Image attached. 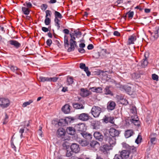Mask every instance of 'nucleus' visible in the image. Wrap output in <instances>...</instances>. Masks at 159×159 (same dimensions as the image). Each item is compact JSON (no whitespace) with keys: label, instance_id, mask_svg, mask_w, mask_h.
<instances>
[{"label":"nucleus","instance_id":"f8f14e48","mask_svg":"<svg viewBox=\"0 0 159 159\" xmlns=\"http://www.w3.org/2000/svg\"><path fill=\"white\" fill-rule=\"evenodd\" d=\"M90 146L95 150H97L100 147V144L96 141H93L90 143Z\"/></svg>","mask_w":159,"mask_h":159},{"label":"nucleus","instance_id":"3c124183","mask_svg":"<svg viewBox=\"0 0 159 159\" xmlns=\"http://www.w3.org/2000/svg\"><path fill=\"white\" fill-rule=\"evenodd\" d=\"M131 111L134 114H136L137 112L136 108L135 107H133L131 109Z\"/></svg>","mask_w":159,"mask_h":159},{"label":"nucleus","instance_id":"0e129e2a","mask_svg":"<svg viewBox=\"0 0 159 159\" xmlns=\"http://www.w3.org/2000/svg\"><path fill=\"white\" fill-rule=\"evenodd\" d=\"M114 35L116 36H119L120 35V33L117 31H115L114 32Z\"/></svg>","mask_w":159,"mask_h":159},{"label":"nucleus","instance_id":"c9c22d12","mask_svg":"<svg viewBox=\"0 0 159 159\" xmlns=\"http://www.w3.org/2000/svg\"><path fill=\"white\" fill-rule=\"evenodd\" d=\"M113 147V146H111L110 145L109 146L107 145H104L103 148L106 150H109L112 149Z\"/></svg>","mask_w":159,"mask_h":159},{"label":"nucleus","instance_id":"ea45409f","mask_svg":"<svg viewBox=\"0 0 159 159\" xmlns=\"http://www.w3.org/2000/svg\"><path fill=\"white\" fill-rule=\"evenodd\" d=\"M113 159H124L120 154H116Z\"/></svg>","mask_w":159,"mask_h":159},{"label":"nucleus","instance_id":"9d476101","mask_svg":"<svg viewBox=\"0 0 159 159\" xmlns=\"http://www.w3.org/2000/svg\"><path fill=\"white\" fill-rule=\"evenodd\" d=\"M77 127L78 128V130L80 134H81L82 132H84L86 130L85 125L83 123L78 125Z\"/></svg>","mask_w":159,"mask_h":159},{"label":"nucleus","instance_id":"49530a36","mask_svg":"<svg viewBox=\"0 0 159 159\" xmlns=\"http://www.w3.org/2000/svg\"><path fill=\"white\" fill-rule=\"evenodd\" d=\"M152 78L153 80L157 81L158 79V76L155 74H153L152 75Z\"/></svg>","mask_w":159,"mask_h":159},{"label":"nucleus","instance_id":"0eeeda50","mask_svg":"<svg viewBox=\"0 0 159 159\" xmlns=\"http://www.w3.org/2000/svg\"><path fill=\"white\" fill-rule=\"evenodd\" d=\"M109 133L110 136L115 138L118 136L119 134V131L113 128H111L110 129Z\"/></svg>","mask_w":159,"mask_h":159},{"label":"nucleus","instance_id":"c03bdc74","mask_svg":"<svg viewBox=\"0 0 159 159\" xmlns=\"http://www.w3.org/2000/svg\"><path fill=\"white\" fill-rule=\"evenodd\" d=\"M50 21H51L50 19L48 17H46V19L45 20L44 22H45V24L46 25H48L50 23Z\"/></svg>","mask_w":159,"mask_h":159},{"label":"nucleus","instance_id":"c85d7f7f","mask_svg":"<svg viewBox=\"0 0 159 159\" xmlns=\"http://www.w3.org/2000/svg\"><path fill=\"white\" fill-rule=\"evenodd\" d=\"M39 81L42 82L49 81V78L48 77H45L43 76H39Z\"/></svg>","mask_w":159,"mask_h":159},{"label":"nucleus","instance_id":"a211bd4d","mask_svg":"<svg viewBox=\"0 0 159 159\" xmlns=\"http://www.w3.org/2000/svg\"><path fill=\"white\" fill-rule=\"evenodd\" d=\"M90 94L89 92L86 89L83 88L80 89V94L83 97H86L88 96Z\"/></svg>","mask_w":159,"mask_h":159},{"label":"nucleus","instance_id":"4c0bfd02","mask_svg":"<svg viewBox=\"0 0 159 159\" xmlns=\"http://www.w3.org/2000/svg\"><path fill=\"white\" fill-rule=\"evenodd\" d=\"M142 139L141 136L140 135H138L137 139L135 141V142L137 144H139L141 142Z\"/></svg>","mask_w":159,"mask_h":159},{"label":"nucleus","instance_id":"2f4dec72","mask_svg":"<svg viewBox=\"0 0 159 159\" xmlns=\"http://www.w3.org/2000/svg\"><path fill=\"white\" fill-rule=\"evenodd\" d=\"M74 120L73 118L70 117H66L64 120V121L67 124L70 123L71 121Z\"/></svg>","mask_w":159,"mask_h":159},{"label":"nucleus","instance_id":"338daca9","mask_svg":"<svg viewBox=\"0 0 159 159\" xmlns=\"http://www.w3.org/2000/svg\"><path fill=\"white\" fill-rule=\"evenodd\" d=\"M63 32L66 34H68L69 33V31L67 29H65L63 30Z\"/></svg>","mask_w":159,"mask_h":159},{"label":"nucleus","instance_id":"052dcab7","mask_svg":"<svg viewBox=\"0 0 159 159\" xmlns=\"http://www.w3.org/2000/svg\"><path fill=\"white\" fill-rule=\"evenodd\" d=\"M87 48L89 50H91L93 48V46L92 44H89L88 45Z\"/></svg>","mask_w":159,"mask_h":159},{"label":"nucleus","instance_id":"69168bd1","mask_svg":"<svg viewBox=\"0 0 159 159\" xmlns=\"http://www.w3.org/2000/svg\"><path fill=\"white\" fill-rule=\"evenodd\" d=\"M85 44L84 43H81L79 44V47L80 48H84L85 47Z\"/></svg>","mask_w":159,"mask_h":159},{"label":"nucleus","instance_id":"f257e3e1","mask_svg":"<svg viewBox=\"0 0 159 159\" xmlns=\"http://www.w3.org/2000/svg\"><path fill=\"white\" fill-rule=\"evenodd\" d=\"M70 39L69 42L68 37L66 35H65L64 37V45L65 48H68L69 45L70 47L67 49L68 52H70L74 51L75 49V47L76 46V42L75 41V38L73 34H70Z\"/></svg>","mask_w":159,"mask_h":159},{"label":"nucleus","instance_id":"774afa93","mask_svg":"<svg viewBox=\"0 0 159 159\" xmlns=\"http://www.w3.org/2000/svg\"><path fill=\"white\" fill-rule=\"evenodd\" d=\"M122 0H118L116 2V4L117 5H118L119 4L122 3Z\"/></svg>","mask_w":159,"mask_h":159},{"label":"nucleus","instance_id":"bf43d9fd","mask_svg":"<svg viewBox=\"0 0 159 159\" xmlns=\"http://www.w3.org/2000/svg\"><path fill=\"white\" fill-rule=\"evenodd\" d=\"M114 118L112 117H109V122L111 123H114Z\"/></svg>","mask_w":159,"mask_h":159},{"label":"nucleus","instance_id":"e433bc0d","mask_svg":"<svg viewBox=\"0 0 159 159\" xmlns=\"http://www.w3.org/2000/svg\"><path fill=\"white\" fill-rule=\"evenodd\" d=\"M54 20L55 23V25L57 27L58 29V30L60 27L59 23L60 20L58 18H55Z\"/></svg>","mask_w":159,"mask_h":159},{"label":"nucleus","instance_id":"c756f323","mask_svg":"<svg viewBox=\"0 0 159 159\" xmlns=\"http://www.w3.org/2000/svg\"><path fill=\"white\" fill-rule=\"evenodd\" d=\"M74 82L73 79L72 77H68L67 78L66 83L68 85L71 84Z\"/></svg>","mask_w":159,"mask_h":159},{"label":"nucleus","instance_id":"4be33fe9","mask_svg":"<svg viewBox=\"0 0 159 159\" xmlns=\"http://www.w3.org/2000/svg\"><path fill=\"white\" fill-rule=\"evenodd\" d=\"M136 37L135 35L131 36L129 39L128 44L129 45L134 44V42L136 40Z\"/></svg>","mask_w":159,"mask_h":159},{"label":"nucleus","instance_id":"680f3d73","mask_svg":"<svg viewBox=\"0 0 159 159\" xmlns=\"http://www.w3.org/2000/svg\"><path fill=\"white\" fill-rule=\"evenodd\" d=\"M8 117L7 115L6 114L5 115V121L3 123V124H6L7 123V120L8 119Z\"/></svg>","mask_w":159,"mask_h":159},{"label":"nucleus","instance_id":"58836bf2","mask_svg":"<svg viewBox=\"0 0 159 159\" xmlns=\"http://www.w3.org/2000/svg\"><path fill=\"white\" fill-rule=\"evenodd\" d=\"M42 127L41 126H39V129L38 130V133L39 136L41 138H42L43 136V133L42 131Z\"/></svg>","mask_w":159,"mask_h":159},{"label":"nucleus","instance_id":"b1692460","mask_svg":"<svg viewBox=\"0 0 159 159\" xmlns=\"http://www.w3.org/2000/svg\"><path fill=\"white\" fill-rule=\"evenodd\" d=\"M134 132L132 130H128L125 132V135L126 138L131 137L133 134Z\"/></svg>","mask_w":159,"mask_h":159},{"label":"nucleus","instance_id":"39448f33","mask_svg":"<svg viewBox=\"0 0 159 159\" xmlns=\"http://www.w3.org/2000/svg\"><path fill=\"white\" fill-rule=\"evenodd\" d=\"M116 138L110 136H107L106 138V142L112 146H114L116 143Z\"/></svg>","mask_w":159,"mask_h":159},{"label":"nucleus","instance_id":"f3484780","mask_svg":"<svg viewBox=\"0 0 159 159\" xmlns=\"http://www.w3.org/2000/svg\"><path fill=\"white\" fill-rule=\"evenodd\" d=\"M129 151L124 150L121 151L120 154L123 159H126L129 157Z\"/></svg>","mask_w":159,"mask_h":159},{"label":"nucleus","instance_id":"f704fd0d","mask_svg":"<svg viewBox=\"0 0 159 159\" xmlns=\"http://www.w3.org/2000/svg\"><path fill=\"white\" fill-rule=\"evenodd\" d=\"M122 145L124 148L128 149V150H130L131 149H133V148L125 143H122Z\"/></svg>","mask_w":159,"mask_h":159},{"label":"nucleus","instance_id":"72a5a7b5","mask_svg":"<svg viewBox=\"0 0 159 159\" xmlns=\"http://www.w3.org/2000/svg\"><path fill=\"white\" fill-rule=\"evenodd\" d=\"M55 18H59L61 19L62 18V16L61 13L57 11H55Z\"/></svg>","mask_w":159,"mask_h":159},{"label":"nucleus","instance_id":"5fc2aeb1","mask_svg":"<svg viewBox=\"0 0 159 159\" xmlns=\"http://www.w3.org/2000/svg\"><path fill=\"white\" fill-rule=\"evenodd\" d=\"M48 46H50L52 43V41L51 39H48L46 42Z\"/></svg>","mask_w":159,"mask_h":159},{"label":"nucleus","instance_id":"603ef678","mask_svg":"<svg viewBox=\"0 0 159 159\" xmlns=\"http://www.w3.org/2000/svg\"><path fill=\"white\" fill-rule=\"evenodd\" d=\"M78 50L79 52L80 53H83L85 52V50L83 48H80L78 49Z\"/></svg>","mask_w":159,"mask_h":159},{"label":"nucleus","instance_id":"473e14b6","mask_svg":"<svg viewBox=\"0 0 159 159\" xmlns=\"http://www.w3.org/2000/svg\"><path fill=\"white\" fill-rule=\"evenodd\" d=\"M10 69L14 72H16V71L19 70L17 67L11 65L9 66Z\"/></svg>","mask_w":159,"mask_h":159},{"label":"nucleus","instance_id":"7ed1b4c3","mask_svg":"<svg viewBox=\"0 0 159 159\" xmlns=\"http://www.w3.org/2000/svg\"><path fill=\"white\" fill-rule=\"evenodd\" d=\"M92 114L94 117H98L101 112V108L98 107L94 106L91 110Z\"/></svg>","mask_w":159,"mask_h":159},{"label":"nucleus","instance_id":"79ce46f5","mask_svg":"<svg viewBox=\"0 0 159 159\" xmlns=\"http://www.w3.org/2000/svg\"><path fill=\"white\" fill-rule=\"evenodd\" d=\"M105 93L106 94H111V92L109 89V87H107L105 89Z\"/></svg>","mask_w":159,"mask_h":159},{"label":"nucleus","instance_id":"7c9ffc66","mask_svg":"<svg viewBox=\"0 0 159 159\" xmlns=\"http://www.w3.org/2000/svg\"><path fill=\"white\" fill-rule=\"evenodd\" d=\"M93 57L96 59L100 57H102V56L101 54L99 52H94L93 54Z\"/></svg>","mask_w":159,"mask_h":159},{"label":"nucleus","instance_id":"4d7b16f0","mask_svg":"<svg viewBox=\"0 0 159 159\" xmlns=\"http://www.w3.org/2000/svg\"><path fill=\"white\" fill-rule=\"evenodd\" d=\"M30 104V102H26L23 103L22 105V107H25L28 105H29Z\"/></svg>","mask_w":159,"mask_h":159},{"label":"nucleus","instance_id":"6ab92c4d","mask_svg":"<svg viewBox=\"0 0 159 159\" xmlns=\"http://www.w3.org/2000/svg\"><path fill=\"white\" fill-rule=\"evenodd\" d=\"M65 133V130L62 128H59L57 132V134L58 136L60 137H62L64 136Z\"/></svg>","mask_w":159,"mask_h":159},{"label":"nucleus","instance_id":"cd10ccee","mask_svg":"<svg viewBox=\"0 0 159 159\" xmlns=\"http://www.w3.org/2000/svg\"><path fill=\"white\" fill-rule=\"evenodd\" d=\"M135 118H132V122L136 125L138 126L139 125V122L138 120V117L137 116H135Z\"/></svg>","mask_w":159,"mask_h":159},{"label":"nucleus","instance_id":"f03ea898","mask_svg":"<svg viewBox=\"0 0 159 159\" xmlns=\"http://www.w3.org/2000/svg\"><path fill=\"white\" fill-rule=\"evenodd\" d=\"M22 11L25 15L23 17L27 20L30 19V17L28 16L30 12V2H26L23 4V6L22 7Z\"/></svg>","mask_w":159,"mask_h":159},{"label":"nucleus","instance_id":"864d4df0","mask_svg":"<svg viewBox=\"0 0 159 159\" xmlns=\"http://www.w3.org/2000/svg\"><path fill=\"white\" fill-rule=\"evenodd\" d=\"M101 55L102 54L103 55H105L107 53V50L106 49H102L100 52Z\"/></svg>","mask_w":159,"mask_h":159},{"label":"nucleus","instance_id":"393cba45","mask_svg":"<svg viewBox=\"0 0 159 159\" xmlns=\"http://www.w3.org/2000/svg\"><path fill=\"white\" fill-rule=\"evenodd\" d=\"M91 90L94 92L97 93H101L102 91V89L100 87L96 88V87H94L91 88Z\"/></svg>","mask_w":159,"mask_h":159},{"label":"nucleus","instance_id":"aec40b11","mask_svg":"<svg viewBox=\"0 0 159 159\" xmlns=\"http://www.w3.org/2000/svg\"><path fill=\"white\" fill-rule=\"evenodd\" d=\"M81 135H82L84 138L88 140L91 139L92 137V135L90 134H88L85 132H82L81 134Z\"/></svg>","mask_w":159,"mask_h":159},{"label":"nucleus","instance_id":"de8ad7c7","mask_svg":"<svg viewBox=\"0 0 159 159\" xmlns=\"http://www.w3.org/2000/svg\"><path fill=\"white\" fill-rule=\"evenodd\" d=\"M103 120L105 122L107 123L109 121V117L106 116H105L104 117Z\"/></svg>","mask_w":159,"mask_h":159},{"label":"nucleus","instance_id":"423d86ee","mask_svg":"<svg viewBox=\"0 0 159 159\" xmlns=\"http://www.w3.org/2000/svg\"><path fill=\"white\" fill-rule=\"evenodd\" d=\"M144 57L145 58L143 59L140 62L141 66L143 67H145L148 64L147 59L148 57V53L147 52L145 53Z\"/></svg>","mask_w":159,"mask_h":159},{"label":"nucleus","instance_id":"dca6fc26","mask_svg":"<svg viewBox=\"0 0 159 159\" xmlns=\"http://www.w3.org/2000/svg\"><path fill=\"white\" fill-rule=\"evenodd\" d=\"M70 106L68 104H66L63 106L62 108V111L65 114H68L70 111Z\"/></svg>","mask_w":159,"mask_h":159},{"label":"nucleus","instance_id":"6e6552de","mask_svg":"<svg viewBox=\"0 0 159 159\" xmlns=\"http://www.w3.org/2000/svg\"><path fill=\"white\" fill-rule=\"evenodd\" d=\"M78 118L82 121H86L89 119V116L88 114L83 113L79 115Z\"/></svg>","mask_w":159,"mask_h":159},{"label":"nucleus","instance_id":"bb28decb","mask_svg":"<svg viewBox=\"0 0 159 159\" xmlns=\"http://www.w3.org/2000/svg\"><path fill=\"white\" fill-rule=\"evenodd\" d=\"M74 108L77 109H83L84 108V107L81 104L78 103L74 104L73 105Z\"/></svg>","mask_w":159,"mask_h":159},{"label":"nucleus","instance_id":"8fccbe9b","mask_svg":"<svg viewBox=\"0 0 159 159\" xmlns=\"http://www.w3.org/2000/svg\"><path fill=\"white\" fill-rule=\"evenodd\" d=\"M72 155V153L70 151L67 150L66 154V156L68 157H70Z\"/></svg>","mask_w":159,"mask_h":159},{"label":"nucleus","instance_id":"412c9836","mask_svg":"<svg viewBox=\"0 0 159 159\" xmlns=\"http://www.w3.org/2000/svg\"><path fill=\"white\" fill-rule=\"evenodd\" d=\"M9 42L10 44L14 46L16 48H18L20 46V44L17 41L15 40H11Z\"/></svg>","mask_w":159,"mask_h":159},{"label":"nucleus","instance_id":"a878e982","mask_svg":"<svg viewBox=\"0 0 159 159\" xmlns=\"http://www.w3.org/2000/svg\"><path fill=\"white\" fill-rule=\"evenodd\" d=\"M151 139L150 140V142L151 143L153 144H155V141L156 139L155 137L156 136V134L155 133H152L151 135Z\"/></svg>","mask_w":159,"mask_h":159},{"label":"nucleus","instance_id":"a19ab883","mask_svg":"<svg viewBox=\"0 0 159 159\" xmlns=\"http://www.w3.org/2000/svg\"><path fill=\"white\" fill-rule=\"evenodd\" d=\"M80 144L82 146H85L88 145L89 143L86 140L82 141Z\"/></svg>","mask_w":159,"mask_h":159},{"label":"nucleus","instance_id":"20e7f679","mask_svg":"<svg viewBox=\"0 0 159 159\" xmlns=\"http://www.w3.org/2000/svg\"><path fill=\"white\" fill-rule=\"evenodd\" d=\"M10 104L9 100L7 98H0V106L2 108H6L9 106Z\"/></svg>","mask_w":159,"mask_h":159},{"label":"nucleus","instance_id":"6e6d98bb","mask_svg":"<svg viewBox=\"0 0 159 159\" xmlns=\"http://www.w3.org/2000/svg\"><path fill=\"white\" fill-rule=\"evenodd\" d=\"M46 17L48 16H51V11L49 10H47L46 11Z\"/></svg>","mask_w":159,"mask_h":159},{"label":"nucleus","instance_id":"ddd939ff","mask_svg":"<svg viewBox=\"0 0 159 159\" xmlns=\"http://www.w3.org/2000/svg\"><path fill=\"white\" fill-rule=\"evenodd\" d=\"M80 67L81 69L84 70L88 76H89L90 75V72L89 71L88 67H86L84 64L81 63L80 65Z\"/></svg>","mask_w":159,"mask_h":159},{"label":"nucleus","instance_id":"5701e85b","mask_svg":"<svg viewBox=\"0 0 159 159\" xmlns=\"http://www.w3.org/2000/svg\"><path fill=\"white\" fill-rule=\"evenodd\" d=\"M67 132L69 134L73 135L75 133V129L72 127H68L66 129Z\"/></svg>","mask_w":159,"mask_h":159},{"label":"nucleus","instance_id":"13d9d810","mask_svg":"<svg viewBox=\"0 0 159 159\" xmlns=\"http://www.w3.org/2000/svg\"><path fill=\"white\" fill-rule=\"evenodd\" d=\"M24 129L23 128L20 129L19 130V133L21 134L20 135L21 138H22L23 136L22 134L24 132Z\"/></svg>","mask_w":159,"mask_h":159},{"label":"nucleus","instance_id":"09e8293b","mask_svg":"<svg viewBox=\"0 0 159 159\" xmlns=\"http://www.w3.org/2000/svg\"><path fill=\"white\" fill-rule=\"evenodd\" d=\"M124 89L127 91L128 92H130L131 90V88L129 86H124Z\"/></svg>","mask_w":159,"mask_h":159},{"label":"nucleus","instance_id":"2eb2a0df","mask_svg":"<svg viewBox=\"0 0 159 159\" xmlns=\"http://www.w3.org/2000/svg\"><path fill=\"white\" fill-rule=\"evenodd\" d=\"M159 36V27L155 30L154 33L152 34L151 39L155 40H156Z\"/></svg>","mask_w":159,"mask_h":159},{"label":"nucleus","instance_id":"37998d69","mask_svg":"<svg viewBox=\"0 0 159 159\" xmlns=\"http://www.w3.org/2000/svg\"><path fill=\"white\" fill-rule=\"evenodd\" d=\"M58 78L57 77L49 78V81L56 82L58 80Z\"/></svg>","mask_w":159,"mask_h":159},{"label":"nucleus","instance_id":"a18cd8bd","mask_svg":"<svg viewBox=\"0 0 159 159\" xmlns=\"http://www.w3.org/2000/svg\"><path fill=\"white\" fill-rule=\"evenodd\" d=\"M126 15L128 16L129 18H132L134 15V12L133 11H129L127 13Z\"/></svg>","mask_w":159,"mask_h":159},{"label":"nucleus","instance_id":"1a4fd4ad","mask_svg":"<svg viewBox=\"0 0 159 159\" xmlns=\"http://www.w3.org/2000/svg\"><path fill=\"white\" fill-rule=\"evenodd\" d=\"M70 148L71 151L75 153H78L80 151L79 145L76 143L72 144L70 146Z\"/></svg>","mask_w":159,"mask_h":159},{"label":"nucleus","instance_id":"4468645a","mask_svg":"<svg viewBox=\"0 0 159 159\" xmlns=\"http://www.w3.org/2000/svg\"><path fill=\"white\" fill-rule=\"evenodd\" d=\"M93 135L94 137L99 141H102L103 139V136L101 134L98 132H96L94 133Z\"/></svg>","mask_w":159,"mask_h":159},{"label":"nucleus","instance_id":"9b49d317","mask_svg":"<svg viewBox=\"0 0 159 159\" xmlns=\"http://www.w3.org/2000/svg\"><path fill=\"white\" fill-rule=\"evenodd\" d=\"M116 105V103L114 102L109 101L107 104V109L109 110H112L115 109Z\"/></svg>","mask_w":159,"mask_h":159},{"label":"nucleus","instance_id":"e2e57ef3","mask_svg":"<svg viewBox=\"0 0 159 159\" xmlns=\"http://www.w3.org/2000/svg\"><path fill=\"white\" fill-rule=\"evenodd\" d=\"M42 30L45 32H47L48 30V28H47L46 27H43L42 28Z\"/></svg>","mask_w":159,"mask_h":159}]
</instances>
